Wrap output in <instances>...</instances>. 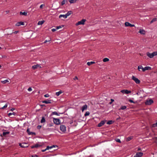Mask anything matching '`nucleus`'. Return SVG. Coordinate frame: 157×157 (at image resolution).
I'll use <instances>...</instances> for the list:
<instances>
[{
    "label": "nucleus",
    "instance_id": "13",
    "mask_svg": "<svg viewBox=\"0 0 157 157\" xmlns=\"http://www.w3.org/2000/svg\"><path fill=\"white\" fill-rule=\"evenodd\" d=\"M151 68L150 67H146L144 68H142V71H144L146 70H151Z\"/></svg>",
    "mask_w": 157,
    "mask_h": 157
},
{
    "label": "nucleus",
    "instance_id": "42",
    "mask_svg": "<svg viewBox=\"0 0 157 157\" xmlns=\"http://www.w3.org/2000/svg\"><path fill=\"white\" fill-rule=\"evenodd\" d=\"M45 6L44 4H42L40 6V9H42L43 8V7Z\"/></svg>",
    "mask_w": 157,
    "mask_h": 157
},
{
    "label": "nucleus",
    "instance_id": "40",
    "mask_svg": "<svg viewBox=\"0 0 157 157\" xmlns=\"http://www.w3.org/2000/svg\"><path fill=\"white\" fill-rule=\"evenodd\" d=\"M89 114H90V113L89 112L87 111V112H86V113L84 115L85 116H86L89 115Z\"/></svg>",
    "mask_w": 157,
    "mask_h": 157
},
{
    "label": "nucleus",
    "instance_id": "37",
    "mask_svg": "<svg viewBox=\"0 0 157 157\" xmlns=\"http://www.w3.org/2000/svg\"><path fill=\"white\" fill-rule=\"evenodd\" d=\"M66 2L65 0H63L61 2V5L63 6L65 4V2Z\"/></svg>",
    "mask_w": 157,
    "mask_h": 157
},
{
    "label": "nucleus",
    "instance_id": "8",
    "mask_svg": "<svg viewBox=\"0 0 157 157\" xmlns=\"http://www.w3.org/2000/svg\"><path fill=\"white\" fill-rule=\"evenodd\" d=\"M121 92L123 94H128L131 93V91L128 90H123L121 91Z\"/></svg>",
    "mask_w": 157,
    "mask_h": 157
},
{
    "label": "nucleus",
    "instance_id": "44",
    "mask_svg": "<svg viewBox=\"0 0 157 157\" xmlns=\"http://www.w3.org/2000/svg\"><path fill=\"white\" fill-rule=\"evenodd\" d=\"M7 104H5V105L3 107H2V109H5V108H6L7 107Z\"/></svg>",
    "mask_w": 157,
    "mask_h": 157
},
{
    "label": "nucleus",
    "instance_id": "48",
    "mask_svg": "<svg viewBox=\"0 0 157 157\" xmlns=\"http://www.w3.org/2000/svg\"><path fill=\"white\" fill-rule=\"evenodd\" d=\"M41 127V126L40 125H38L37 126V128L38 129H40Z\"/></svg>",
    "mask_w": 157,
    "mask_h": 157
},
{
    "label": "nucleus",
    "instance_id": "6",
    "mask_svg": "<svg viewBox=\"0 0 157 157\" xmlns=\"http://www.w3.org/2000/svg\"><path fill=\"white\" fill-rule=\"evenodd\" d=\"M153 102V101L151 99H150L148 100H147L145 102L146 105H149L151 104Z\"/></svg>",
    "mask_w": 157,
    "mask_h": 157
},
{
    "label": "nucleus",
    "instance_id": "15",
    "mask_svg": "<svg viewBox=\"0 0 157 157\" xmlns=\"http://www.w3.org/2000/svg\"><path fill=\"white\" fill-rule=\"evenodd\" d=\"M24 25V23L23 22H22L21 21L17 22L16 24V25L17 26H20L21 25Z\"/></svg>",
    "mask_w": 157,
    "mask_h": 157
},
{
    "label": "nucleus",
    "instance_id": "14",
    "mask_svg": "<svg viewBox=\"0 0 157 157\" xmlns=\"http://www.w3.org/2000/svg\"><path fill=\"white\" fill-rule=\"evenodd\" d=\"M42 103L46 104H50L52 103V102H51V100H48L43 101Z\"/></svg>",
    "mask_w": 157,
    "mask_h": 157
},
{
    "label": "nucleus",
    "instance_id": "16",
    "mask_svg": "<svg viewBox=\"0 0 157 157\" xmlns=\"http://www.w3.org/2000/svg\"><path fill=\"white\" fill-rule=\"evenodd\" d=\"M27 132L28 133V134L29 135H35L36 133L35 132H30L29 129H28L27 130Z\"/></svg>",
    "mask_w": 157,
    "mask_h": 157
},
{
    "label": "nucleus",
    "instance_id": "45",
    "mask_svg": "<svg viewBox=\"0 0 157 157\" xmlns=\"http://www.w3.org/2000/svg\"><path fill=\"white\" fill-rule=\"evenodd\" d=\"M28 90L29 91H31L32 90V88L31 87H29L28 89Z\"/></svg>",
    "mask_w": 157,
    "mask_h": 157
},
{
    "label": "nucleus",
    "instance_id": "20",
    "mask_svg": "<svg viewBox=\"0 0 157 157\" xmlns=\"http://www.w3.org/2000/svg\"><path fill=\"white\" fill-rule=\"evenodd\" d=\"M139 33L142 34H145V31L143 29H140L139 30Z\"/></svg>",
    "mask_w": 157,
    "mask_h": 157
},
{
    "label": "nucleus",
    "instance_id": "19",
    "mask_svg": "<svg viewBox=\"0 0 157 157\" xmlns=\"http://www.w3.org/2000/svg\"><path fill=\"white\" fill-rule=\"evenodd\" d=\"M62 17H63L64 18H67V17L66 14H65V15L61 14L59 16V18H60Z\"/></svg>",
    "mask_w": 157,
    "mask_h": 157
},
{
    "label": "nucleus",
    "instance_id": "9",
    "mask_svg": "<svg viewBox=\"0 0 157 157\" xmlns=\"http://www.w3.org/2000/svg\"><path fill=\"white\" fill-rule=\"evenodd\" d=\"M19 146L22 147H28V146L27 145V144L25 143H20L19 144Z\"/></svg>",
    "mask_w": 157,
    "mask_h": 157
},
{
    "label": "nucleus",
    "instance_id": "10",
    "mask_svg": "<svg viewBox=\"0 0 157 157\" xmlns=\"http://www.w3.org/2000/svg\"><path fill=\"white\" fill-rule=\"evenodd\" d=\"M125 25L126 26H130L131 27H134L135 26V25H134L131 24L129 23L126 22L125 23Z\"/></svg>",
    "mask_w": 157,
    "mask_h": 157
},
{
    "label": "nucleus",
    "instance_id": "62",
    "mask_svg": "<svg viewBox=\"0 0 157 157\" xmlns=\"http://www.w3.org/2000/svg\"><path fill=\"white\" fill-rule=\"evenodd\" d=\"M32 157H34L33 156H32Z\"/></svg>",
    "mask_w": 157,
    "mask_h": 157
},
{
    "label": "nucleus",
    "instance_id": "58",
    "mask_svg": "<svg viewBox=\"0 0 157 157\" xmlns=\"http://www.w3.org/2000/svg\"><path fill=\"white\" fill-rule=\"evenodd\" d=\"M1 65H0V68H1Z\"/></svg>",
    "mask_w": 157,
    "mask_h": 157
},
{
    "label": "nucleus",
    "instance_id": "28",
    "mask_svg": "<svg viewBox=\"0 0 157 157\" xmlns=\"http://www.w3.org/2000/svg\"><path fill=\"white\" fill-rule=\"evenodd\" d=\"M72 13V11H68L66 14L67 16V17L68 16H69Z\"/></svg>",
    "mask_w": 157,
    "mask_h": 157
},
{
    "label": "nucleus",
    "instance_id": "7",
    "mask_svg": "<svg viewBox=\"0 0 157 157\" xmlns=\"http://www.w3.org/2000/svg\"><path fill=\"white\" fill-rule=\"evenodd\" d=\"M53 121L54 123L56 124H60V120L59 119L54 118Z\"/></svg>",
    "mask_w": 157,
    "mask_h": 157
},
{
    "label": "nucleus",
    "instance_id": "5",
    "mask_svg": "<svg viewBox=\"0 0 157 157\" xmlns=\"http://www.w3.org/2000/svg\"><path fill=\"white\" fill-rule=\"evenodd\" d=\"M42 67L41 66H40V64H36V65H35L33 66L32 67V68L33 69L35 70L36 69V68H41Z\"/></svg>",
    "mask_w": 157,
    "mask_h": 157
},
{
    "label": "nucleus",
    "instance_id": "26",
    "mask_svg": "<svg viewBox=\"0 0 157 157\" xmlns=\"http://www.w3.org/2000/svg\"><path fill=\"white\" fill-rule=\"evenodd\" d=\"M157 21V18H154L152 20L150 21V24H152L153 22L155 21Z\"/></svg>",
    "mask_w": 157,
    "mask_h": 157
},
{
    "label": "nucleus",
    "instance_id": "29",
    "mask_svg": "<svg viewBox=\"0 0 157 157\" xmlns=\"http://www.w3.org/2000/svg\"><path fill=\"white\" fill-rule=\"evenodd\" d=\"M127 108V107L125 106H123L122 105L121 106V108L119 109V110L121 109V110H124L125 109Z\"/></svg>",
    "mask_w": 157,
    "mask_h": 157
},
{
    "label": "nucleus",
    "instance_id": "50",
    "mask_svg": "<svg viewBox=\"0 0 157 157\" xmlns=\"http://www.w3.org/2000/svg\"><path fill=\"white\" fill-rule=\"evenodd\" d=\"M50 40H46L44 41V43H47V42H50Z\"/></svg>",
    "mask_w": 157,
    "mask_h": 157
},
{
    "label": "nucleus",
    "instance_id": "38",
    "mask_svg": "<svg viewBox=\"0 0 157 157\" xmlns=\"http://www.w3.org/2000/svg\"><path fill=\"white\" fill-rule=\"evenodd\" d=\"M152 127H157V122L155 124H154L152 125Z\"/></svg>",
    "mask_w": 157,
    "mask_h": 157
},
{
    "label": "nucleus",
    "instance_id": "59",
    "mask_svg": "<svg viewBox=\"0 0 157 157\" xmlns=\"http://www.w3.org/2000/svg\"><path fill=\"white\" fill-rule=\"evenodd\" d=\"M65 0L66 1V2H67V0Z\"/></svg>",
    "mask_w": 157,
    "mask_h": 157
},
{
    "label": "nucleus",
    "instance_id": "27",
    "mask_svg": "<svg viewBox=\"0 0 157 157\" xmlns=\"http://www.w3.org/2000/svg\"><path fill=\"white\" fill-rule=\"evenodd\" d=\"M1 82L3 84H5L6 83L9 82V81L8 80L6 79L4 81H1Z\"/></svg>",
    "mask_w": 157,
    "mask_h": 157
},
{
    "label": "nucleus",
    "instance_id": "30",
    "mask_svg": "<svg viewBox=\"0 0 157 157\" xmlns=\"http://www.w3.org/2000/svg\"><path fill=\"white\" fill-rule=\"evenodd\" d=\"M10 132H3L2 134L3 136H5L6 135L9 134Z\"/></svg>",
    "mask_w": 157,
    "mask_h": 157
},
{
    "label": "nucleus",
    "instance_id": "52",
    "mask_svg": "<svg viewBox=\"0 0 157 157\" xmlns=\"http://www.w3.org/2000/svg\"><path fill=\"white\" fill-rule=\"evenodd\" d=\"M47 150V149H46V148L45 149L42 150H41V151H42V152H44L45 151H46Z\"/></svg>",
    "mask_w": 157,
    "mask_h": 157
},
{
    "label": "nucleus",
    "instance_id": "57",
    "mask_svg": "<svg viewBox=\"0 0 157 157\" xmlns=\"http://www.w3.org/2000/svg\"><path fill=\"white\" fill-rule=\"evenodd\" d=\"M41 106H44V105H41Z\"/></svg>",
    "mask_w": 157,
    "mask_h": 157
},
{
    "label": "nucleus",
    "instance_id": "31",
    "mask_svg": "<svg viewBox=\"0 0 157 157\" xmlns=\"http://www.w3.org/2000/svg\"><path fill=\"white\" fill-rule=\"evenodd\" d=\"M20 13L21 15H23L25 16H26L27 15V13L25 12H21Z\"/></svg>",
    "mask_w": 157,
    "mask_h": 157
},
{
    "label": "nucleus",
    "instance_id": "35",
    "mask_svg": "<svg viewBox=\"0 0 157 157\" xmlns=\"http://www.w3.org/2000/svg\"><path fill=\"white\" fill-rule=\"evenodd\" d=\"M52 115H56L57 116H59V115L58 114L57 112L56 111L52 112Z\"/></svg>",
    "mask_w": 157,
    "mask_h": 157
},
{
    "label": "nucleus",
    "instance_id": "24",
    "mask_svg": "<svg viewBox=\"0 0 157 157\" xmlns=\"http://www.w3.org/2000/svg\"><path fill=\"white\" fill-rule=\"evenodd\" d=\"M16 113H15L13 112L12 113H9L8 114V115L10 116H12V115H13L14 116H15L16 115Z\"/></svg>",
    "mask_w": 157,
    "mask_h": 157
},
{
    "label": "nucleus",
    "instance_id": "49",
    "mask_svg": "<svg viewBox=\"0 0 157 157\" xmlns=\"http://www.w3.org/2000/svg\"><path fill=\"white\" fill-rule=\"evenodd\" d=\"M56 29H52V32H55V31H56Z\"/></svg>",
    "mask_w": 157,
    "mask_h": 157
},
{
    "label": "nucleus",
    "instance_id": "39",
    "mask_svg": "<svg viewBox=\"0 0 157 157\" xmlns=\"http://www.w3.org/2000/svg\"><path fill=\"white\" fill-rule=\"evenodd\" d=\"M63 27V25H62L61 26H57V27H56V29H61V28H62Z\"/></svg>",
    "mask_w": 157,
    "mask_h": 157
},
{
    "label": "nucleus",
    "instance_id": "54",
    "mask_svg": "<svg viewBox=\"0 0 157 157\" xmlns=\"http://www.w3.org/2000/svg\"><path fill=\"white\" fill-rule=\"evenodd\" d=\"M15 110V109L14 108H12L11 109V110L12 111H13V110Z\"/></svg>",
    "mask_w": 157,
    "mask_h": 157
},
{
    "label": "nucleus",
    "instance_id": "61",
    "mask_svg": "<svg viewBox=\"0 0 157 157\" xmlns=\"http://www.w3.org/2000/svg\"><path fill=\"white\" fill-rule=\"evenodd\" d=\"M1 48V47H0V49Z\"/></svg>",
    "mask_w": 157,
    "mask_h": 157
},
{
    "label": "nucleus",
    "instance_id": "21",
    "mask_svg": "<svg viewBox=\"0 0 157 157\" xmlns=\"http://www.w3.org/2000/svg\"><path fill=\"white\" fill-rule=\"evenodd\" d=\"M55 147V146L54 145H52V146H47L46 148V149H47V150H49V149H51V148H52L54 147Z\"/></svg>",
    "mask_w": 157,
    "mask_h": 157
},
{
    "label": "nucleus",
    "instance_id": "11",
    "mask_svg": "<svg viewBox=\"0 0 157 157\" xmlns=\"http://www.w3.org/2000/svg\"><path fill=\"white\" fill-rule=\"evenodd\" d=\"M143 154V153L142 152H139L137 153L134 157H141L142 156Z\"/></svg>",
    "mask_w": 157,
    "mask_h": 157
},
{
    "label": "nucleus",
    "instance_id": "56",
    "mask_svg": "<svg viewBox=\"0 0 157 157\" xmlns=\"http://www.w3.org/2000/svg\"><path fill=\"white\" fill-rule=\"evenodd\" d=\"M112 102H111H111H110L109 103V104L110 105H111V104H112Z\"/></svg>",
    "mask_w": 157,
    "mask_h": 157
},
{
    "label": "nucleus",
    "instance_id": "43",
    "mask_svg": "<svg viewBox=\"0 0 157 157\" xmlns=\"http://www.w3.org/2000/svg\"><path fill=\"white\" fill-rule=\"evenodd\" d=\"M116 141L120 143L121 142V141L119 139H116L115 140Z\"/></svg>",
    "mask_w": 157,
    "mask_h": 157
},
{
    "label": "nucleus",
    "instance_id": "3",
    "mask_svg": "<svg viewBox=\"0 0 157 157\" xmlns=\"http://www.w3.org/2000/svg\"><path fill=\"white\" fill-rule=\"evenodd\" d=\"M132 79L133 80H134L136 83L137 84H139L140 82V81L134 76H132Z\"/></svg>",
    "mask_w": 157,
    "mask_h": 157
},
{
    "label": "nucleus",
    "instance_id": "23",
    "mask_svg": "<svg viewBox=\"0 0 157 157\" xmlns=\"http://www.w3.org/2000/svg\"><path fill=\"white\" fill-rule=\"evenodd\" d=\"M44 20L40 21L38 22V25H41L44 23Z\"/></svg>",
    "mask_w": 157,
    "mask_h": 157
},
{
    "label": "nucleus",
    "instance_id": "55",
    "mask_svg": "<svg viewBox=\"0 0 157 157\" xmlns=\"http://www.w3.org/2000/svg\"><path fill=\"white\" fill-rule=\"evenodd\" d=\"M18 31H15L14 32V33H18Z\"/></svg>",
    "mask_w": 157,
    "mask_h": 157
},
{
    "label": "nucleus",
    "instance_id": "41",
    "mask_svg": "<svg viewBox=\"0 0 157 157\" xmlns=\"http://www.w3.org/2000/svg\"><path fill=\"white\" fill-rule=\"evenodd\" d=\"M142 68H143L142 66H138V69L140 71V69H142Z\"/></svg>",
    "mask_w": 157,
    "mask_h": 157
},
{
    "label": "nucleus",
    "instance_id": "34",
    "mask_svg": "<svg viewBox=\"0 0 157 157\" xmlns=\"http://www.w3.org/2000/svg\"><path fill=\"white\" fill-rule=\"evenodd\" d=\"M113 123L112 121H109L107 122V124H112Z\"/></svg>",
    "mask_w": 157,
    "mask_h": 157
},
{
    "label": "nucleus",
    "instance_id": "47",
    "mask_svg": "<svg viewBox=\"0 0 157 157\" xmlns=\"http://www.w3.org/2000/svg\"><path fill=\"white\" fill-rule=\"evenodd\" d=\"M129 101L131 103H134V101L131 99H129Z\"/></svg>",
    "mask_w": 157,
    "mask_h": 157
},
{
    "label": "nucleus",
    "instance_id": "12",
    "mask_svg": "<svg viewBox=\"0 0 157 157\" xmlns=\"http://www.w3.org/2000/svg\"><path fill=\"white\" fill-rule=\"evenodd\" d=\"M42 146V145H40L38 144H36L35 145H33L31 146L32 148H37L38 147H40Z\"/></svg>",
    "mask_w": 157,
    "mask_h": 157
},
{
    "label": "nucleus",
    "instance_id": "17",
    "mask_svg": "<svg viewBox=\"0 0 157 157\" xmlns=\"http://www.w3.org/2000/svg\"><path fill=\"white\" fill-rule=\"evenodd\" d=\"M87 105H84L82 108V112H83L84 110H86L87 109Z\"/></svg>",
    "mask_w": 157,
    "mask_h": 157
},
{
    "label": "nucleus",
    "instance_id": "46",
    "mask_svg": "<svg viewBox=\"0 0 157 157\" xmlns=\"http://www.w3.org/2000/svg\"><path fill=\"white\" fill-rule=\"evenodd\" d=\"M44 97L46 98H48L49 97V95L48 94H46L44 95Z\"/></svg>",
    "mask_w": 157,
    "mask_h": 157
},
{
    "label": "nucleus",
    "instance_id": "60",
    "mask_svg": "<svg viewBox=\"0 0 157 157\" xmlns=\"http://www.w3.org/2000/svg\"><path fill=\"white\" fill-rule=\"evenodd\" d=\"M8 12H9V11H7V13Z\"/></svg>",
    "mask_w": 157,
    "mask_h": 157
},
{
    "label": "nucleus",
    "instance_id": "36",
    "mask_svg": "<svg viewBox=\"0 0 157 157\" xmlns=\"http://www.w3.org/2000/svg\"><path fill=\"white\" fill-rule=\"evenodd\" d=\"M45 120L44 117H42L41 120V123H44L45 122Z\"/></svg>",
    "mask_w": 157,
    "mask_h": 157
},
{
    "label": "nucleus",
    "instance_id": "25",
    "mask_svg": "<svg viewBox=\"0 0 157 157\" xmlns=\"http://www.w3.org/2000/svg\"><path fill=\"white\" fill-rule=\"evenodd\" d=\"M133 136H131L130 137H129L128 138H127L126 141H128L131 140H132L133 138Z\"/></svg>",
    "mask_w": 157,
    "mask_h": 157
},
{
    "label": "nucleus",
    "instance_id": "53",
    "mask_svg": "<svg viewBox=\"0 0 157 157\" xmlns=\"http://www.w3.org/2000/svg\"><path fill=\"white\" fill-rule=\"evenodd\" d=\"M114 101V99H111V101L112 102H113Z\"/></svg>",
    "mask_w": 157,
    "mask_h": 157
},
{
    "label": "nucleus",
    "instance_id": "4",
    "mask_svg": "<svg viewBox=\"0 0 157 157\" xmlns=\"http://www.w3.org/2000/svg\"><path fill=\"white\" fill-rule=\"evenodd\" d=\"M60 130L63 132H65L66 131V126L63 125H61L60 126Z\"/></svg>",
    "mask_w": 157,
    "mask_h": 157
},
{
    "label": "nucleus",
    "instance_id": "32",
    "mask_svg": "<svg viewBox=\"0 0 157 157\" xmlns=\"http://www.w3.org/2000/svg\"><path fill=\"white\" fill-rule=\"evenodd\" d=\"M62 93V91L60 90L58 92H56V94L57 96H59Z\"/></svg>",
    "mask_w": 157,
    "mask_h": 157
},
{
    "label": "nucleus",
    "instance_id": "33",
    "mask_svg": "<svg viewBox=\"0 0 157 157\" xmlns=\"http://www.w3.org/2000/svg\"><path fill=\"white\" fill-rule=\"evenodd\" d=\"M109 59L107 58H104L103 60V61L104 62H106L109 61Z\"/></svg>",
    "mask_w": 157,
    "mask_h": 157
},
{
    "label": "nucleus",
    "instance_id": "18",
    "mask_svg": "<svg viewBox=\"0 0 157 157\" xmlns=\"http://www.w3.org/2000/svg\"><path fill=\"white\" fill-rule=\"evenodd\" d=\"M105 123V122L104 121H102L100 122L98 125V127H101Z\"/></svg>",
    "mask_w": 157,
    "mask_h": 157
},
{
    "label": "nucleus",
    "instance_id": "1",
    "mask_svg": "<svg viewBox=\"0 0 157 157\" xmlns=\"http://www.w3.org/2000/svg\"><path fill=\"white\" fill-rule=\"evenodd\" d=\"M147 56L150 58H152L154 56L157 55V52H154L151 53L149 52L147 53Z\"/></svg>",
    "mask_w": 157,
    "mask_h": 157
},
{
    "label": "nucleus",
    "instance_id": "51",
    "mask_svg": "<svg viewBox=\"0 0 157 157\" xmlns=\"http://www.w3.org/2000/svg\"><path fill=\"white\" fill-rule=\"evenodd\" d=\"M78 77L77 76H75V78H74V80H76V79H78Z\"/></svg>",
    "mask_w": 157,
    "mask_h": 157
},
{
    "label": "nucleus",
    "instance_id": "2",
    "mask_svg": "<svg viewBox=\"0 0 157 157\" xmlns=\"http://www.w3.org/2000/svg\"><path fill=\"white\" fill-rule=\"evenodd\" d=\"M86 20L85 19H82L81 21H78L76 24V25H84L85 22L86 21Z\"/></svg>",
    "mask_w": 157,
    "mask_h": 157
},
{
    "label": "nucleus",
    "instance_id": "22",
    "mask_svg": "<svg viewBox=\"0 0 157 157\" xmlns=\"http://www.w3.org/2000/svg\"><path fill=\"white\" fill-rule=\"evenodd\" d=\"M95 63V62H93V61H91L90 62H87V64L88 66H90L91 65L93 64H94Z\"/></svg>",
    "mask_w": 157,
    "mask_h": 157
}]
</instances>
